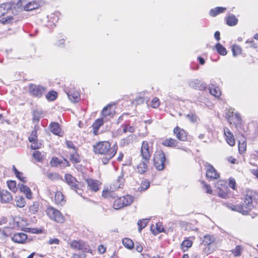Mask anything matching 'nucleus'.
I'll list each match as a JSON object with an SVG mask.
<instances>
[{
  "instance_id": "38",
  "label": "nucleus",
  "mask_w": 258,
  "mask_h": 258,
  "mask_svg": "<svg viewBox=\"0 0 258 258\" xmlns=\"http://www.w3.org/2000/svg\"><path fill=\"white\" fill-rule=\"evenodd\" d=\"M192 244L191 241L188 239L184 240L181 243V248L183 251H186L192 246Z\"/></svg>"
},
{
  "instance_id": "29",
  "label": "nucleus",
  "mask_w": 258,
  "mask_h": 258,
  "mask_svg": "<svg viewBox=\"0 0 258 258\" xmlns=\"http://www.w3.org/2000/svg\"><path fill=\"white\" fill-rule=\"evenodd\" d=\"M149 162H146V161L144 160V161L141 162L137 167V170L138 172L140 174H143L144 172H145L147 169V163H148Z\"/></svg>"
},
{
  "instance_id": "4",
  "label": "nucleus",
  "mask_w": 258,
  "mask_h": 258,
  "mask_svg": "<svg viewBox=\"0 0 258 258\" xmlns=\"http://www.w3.org/2000/svg\"><path fill=\"white\" fill-rule=\"evenodd\" d=\"M165 156L162 150L155 152L154 156V165L158 170H162L164 168Z\"/></svg>"
},
{
  "instance_id": "34",
  "label": "nucleus",
  "mask_w": 258,
  "mask_h": 258,
  "mask_svg": "<svg viewBox=\"0 0 258 258\" xmlns=\"http://www.w3.org/2000/svg\"><path fill=\"white\" fill-rule=\"evenodd\" d=\"M16 206L19 208H23L26 205L25 199L22 196H18L16 197Z\"/></svg>"
},
{
  "instance_id": "13",
  "label": "nucleus",
  "mask_w": 258,
  "mask_h": 258,
  "mask_svg": "<svg viewBox=\"0 0 258 258\" xmlns=\"http://www.w3.org/2000/svg\"><path fill=\"white\" fill-rule=\"evenodd\" d=\"M206 169V176L210 179H217L219 177V175L217 172L216 169L208 163L205 164Z\"/></svg>"
},
{
  "instance_id": "7",
  "label": "nucleus",
  "mask_w": 258,
  "mask_h": 258,
  "mask_svg": "<svg viewBox=\"0 0 258 258\" xmlns=\"http://www.w3.org/2000/svg\"><path fill=\"white\" fill-rule=\"evenodd\" d=\"M114 150L116 152L117 148L112 147L111 148V145L109 142L107 141H101L98 143V153L100 154H107L110 153L111 151Z\"/></svg>"
},
{
  "instance_id": "26",
  "label": "nucleus",
  "mask_w": 258,
  "mask_h": 258,
  "mask_svg": "<svg viewBox=\"0 0 258 258\" xmlns=\"http://www.w3.org/2000/svg\"><path fill=\"white\" fill-rule=\"evenodd\" d=\"M178 142L175 139L169 138L165 139L162 142V145L169 147H175L177 145Z\"/></svg>"
},
{
  "instance_id": "9",
  "label": "nucleus",
  "mask_w": 258,
  "mask_h": 258,
  "mask_svg": "<svg viewBox=\"0 0 258 258\" xmlns=\"http://www.w3.org/2000/svg\"><path fill=\"white\" fill-rule=\"evenodd\" d=\"M70 247L75 250H82L84 252L90 251L89 246L82 240H74L70 243Z\"/></svg>"
},
{
  "instance_id": "20",
  "label": "nucleus",
  "mask_w": 258,
  "mask_h": 258,
  "mask_svg": "<svg viewBox=\"0 0 258 258\" xmlns=\"http://www.w3.org/2000/svg\"><path fill=\"white\" fill-rule=\"evenodd\" d=\"M50 131L54 135L59 137L62 136L63 133L61 131L59 124L57 122H51L49 125Z\"/></svg>"
},
{
  "instance_id": "11",
  "label": "nucleus",
  "mask_w": 258,
  "mask_h": 258,
  "mask_svg": "<svg viewBox=\"0 0 258 258\" xmlns=\"http://www.w3.org/2000/svg\"><path fill=\"white\" fill-rule=\"evenodd\" d=\"M67 94L68 98L73 103L78 102L80 100V94L75 88H70Z\"/></svg>"
},
{
  "instance_id": "41",
  "label": "nucleus",
  "mask_w": 258,
  "mask_h": 258,
  "mask_svg": "<svg viewBox=\"0 0 258 258\" xmlns=\"http://www.w3.org/2000/svg\"><path fill=\"white\" fill-rule=\"evenodd\" d=\"M218 52L222 55H225L227 54L226 48L220 43H217L215 46Z\"/></svg>"
},
{
  "instance_id": "36",
  "label": "nucleus",
  "mask_w": 258,
  "mask_h": 258,
  "mask_svg": "<svg viewBox=\"0 0 258 258\" xmlns=\"http://www.w3.org/2000/svg\"><path fill=\"white\" fill-rule=\"evenodd\" d=\"M39 204L37 202H33L32 205H30L29 207V210L30 213L33 214H35L39 210Z\"/></svg>"
},
{
  "instance_id": "19",
  "label": "nucleus",
  "mask_w": 258,
  "mask_h": 258,
  "mask_svg": "<svg viewBox=\"0 0 258 258\" xmlns=\"http://www.w3.org/2000/svg\"><path fill=\"white\" fill-rule=\"evenodd\" d=\"M224 135L226 136L227 143L231 146H234L235 144V139L232 133L228 128H224Z\"/></svg>"
},
{
  "instance_id": "53",
  "label": "nucleus",
  "mask_w": 258,
  "mask_h": 258,
  "mask_svg": "<svg viewBox=\"0 0 258 258\" xmlns=\"http://www.w3.org/2000/svg\"><path fill=\"white\" fill-rule=\"evenodd\" d=\"M150 186V182L147 180H145L142 182L141 185L140 186L141 190H147L149 187Z\"/></svg>"
},
{
  "instance_id": "17",
  "label": "nucleus",
  "mask_w": 258,
  "mask_h": 258,
  "mask_svg": "<svg viewBox=\"0 0 258 258\" xmlns=\"http://www.w3.org/2000/svg\"><path fill=\"white\" fill-rule=\"evenodd\" d=\"M189 86L191 88L200 90H204L207 88L206 84L201 83V81L198 79L190 81L189 83Z\"/></svg>"
},
{
  "instance_id": "12",
  "label": "nucleus",
  "mask_w": 258,
  "mask_h": 258,
  "mask_svg": "<svg viewBox=\"0 0 258 258\" xmlns=\"http://www.w3.org/2000/svg\"><path fill=\"white\" fill-rule=\"evenodd\" d=\"M29 141L31 143V147L32 149H39L41 146V143L38 142L37 139V131L35 128L28 138Z\"/></svg>"
},
{
  "instance_id": "35",
  "label": "nucleus",
  "mask_w": 258,
  "mask_h": 258,
  "mask_svg": "<svg viewBox=\"0 0 258 258\" xmlns=\"http://www.w3.org/2000/svg\"><path fill=\"white\" fill-rule=\"evenodd\" d=\"M210 94L216 98H218L221 95V91L218 87H211L209 88Z\"/></svg>"
},
{
  "instance_id": "1",
  "label": "nucleus",
  "mask_w": 258,
  "mask_h": 258,
  "mask_svg": "<svg viewBox=\"0 0 258 258\" xmlns=\"http://www.w3.org/2000/svg\"><path fill=\"white\" fill-rule=\"evenodd\" d=\"M255 193L252 191H247L244 198L242 205H234L231 204H227V207L233 211H236L242 214H246L253 208L252 201L255 199Z\"/></svg>"
},
{
  "instance_id": "39",
  "label": "nucleus",
  "mask_w": 258,
  "mask_h": 258,
  "mask_svg": "<svg viewBox=\"0 0 258 258\" xmlns=\"http://www.w3.org/2000/svg\"><path fill=\"white\" fill-rule=\"evenodd\" d=\"M123 245L128 249H131L134 247L133 241L128 238H123L122 240Z\"/></svg>"
},
{
  "instance_id": "14",
  "label": "nucleus",
  "mask_w": 258,
  "mask_h": 258,
  "mask_svg": "<svg viewBox=\"0 0 258 258\" xmlns=\"http://www.w3.org/2000/svg\"><path fill=\"white\" fill-rule=\"evenodd\" d=\"M64 179L67 183L72 189H74L79 195L81 194V192H79L77 190V189L78 188V185L77 184L78 181L75 177L70 174H67L65 175Z\"/></svg>"
},
{
  "instance_id": "51",
  "label": "nucleus",
  "mask_w": 258,
  "mask_h": 258,
  "mask_svg": "<svg viewBox=\"0 0 258 258\" xmlns=\"http://www.w3.org/2000/svg\"><path fill=\"white\" fill-rule=\"evenodd\" d=\"M187 119H188L191 122L194 123L198 121V117L197 115L194 113H190L186 115Z\"/></svg>"
},
{
  "instance_id": "31",
  "label": "nucleus",
  "mask_w": 258,
  "mask_h": 258,
  "mask_svg": "<svg viewBox=\"0 0 258 258\" xmlns=\"http://www.w3.org/2000/svg\"><path fill=\"white\" fill-rule=\"evenodd\" d=\"M38 7H39V4L35 1H33V2H31L29 3H28L27 5H26L24 7V9L25 11H32L33 10L37 9V8H38Z\"/></svg>"
},
{
  "instance_id": "28",
  "label": "nucleus",
  "mask_w": 258,
  "mask_h": 258,
  "mask_svg": "<svg viewBox=\"0 0 258 258\" xmlns=\"http://www.w3.org/2000/svg\"><path fill=\"white\" fill-rule=\"evenodd\" d=\"M135 139L134 135H130L128 137L122 139L120 142V145L121 146H125L128 145L132 143L133 142L134 139Z\"/></svg>"
},
{
  "instance_id": "16",
  "label": "nucleus",
  "mask_w": 258,
  "mask_h": 258,
  "mask_svg": "<svg viewBox=\"0 0 258 258\" xmlns=\"http://www.w3.org/2000/svg\"><path fill=\"white\" fill-rule=\"evenodd\" d=\"M173 133L176 138L180 141H185L187 140V135L185 131L178 126L173 130Z\"/></svg>"
},
{
  "instance_id": "24",
  "label": "nucleus",
  "mask_w": 258,
  "mask_h": 258,
  "mask_svg": "<svg viewBox=\"0 0 258 258\" xmlns=\"http://www.w3.org/2000/svg\"><path fill=\"white\" fill-rule=\"evenodd\" d=\"M54 200L56 204L60 205L61 206L64 205L66 202L64 196L60 191L56 192L54 196Z\"/></svg>"
},
{
  "instance_id": "60",
  "label": "nucleus",
  "mask_w": 258,
  "mask_h": 258,
  "mask_svg": "<svg viewBox=\"0 0 258 258\" xmlns=\"http://www.w3.org/2000/svg\"><path fill=\"white\" fill-rule=\"evenodd\" d=\"M28 232L32 233H36L39 234L42 232V230L41 229H36V228H28Z\"/></svg>"
},
{
  "instance_id": "3",
  "label": "nucleus",
  "mask_w": 258,
  "mask_h": 258,
  "mask_svg": "<svg viewBox=\"0 0 258 258\" xmlns=\"http://www.w3.org/2000/svg\"><path fill=\"white\" fill-rule=\"evenodd\" d=\"M115 113V104H108L104 107L101 113L99 118H98V131L99 127L104 123L107 122L113 118Z\"/></svg>"
},
{
  "instance_id": "21",
  "label": "nucleus",
  "mask_w": 258,
  "mask_h": 258,
  "mask_svg": "<svg viewBox=\"0 0 258 258\" xmlns=\"http://www.w3.org/2000/svg\"><path fill=\"white\" fill-rule=\"evenodd\" d=\"M18 187L20 191L24 193L28 199L31 200L32 199V193L28 186L23 184H19Z\"/></svg>"
},
{
  "instance_id": "33",
  "label": "nucleus",
  "mask_w": 258,
  "mask_h": 258,
  "mask_svg": "<svg viewBox=\"0 0 258 258\" xmlns=\"http://www.w3.org/2000/svg\"><path fill=\"white\" fill-rule=\"evenodd\" d=\"M225 10V8L216 7L210 10V15L212 17H215L218 14L224 12Z\"/></svg>"
},
{
  "instance_id": "46",
  "label": "nucleus",
  "mask_w": 258,
  "mask_h": 258,
  "mask_svg": "<svg viewBox=\"0 0 258 258\" xmlns=\"http://www.w3.org/2000/svg\"><path fill=\"white\" fill-rule=\"evenodd\" d=\"M8 186L9 189L14 192H16L17 190L16 182L14 180H10L7 182Z\"/></svg>"
},
{
  "instance_id": "32",
  "label": "nucleus",
  "mask_w": 258,
  "mask_h": 258,
  "mask_svg": "<svg viewBox=\"0 0 258 258\" xmlns=\"http://www.w3.org/2000/svg\"><path fill=\"white\" fill-rule=\"evenodd\" d=\"M110 152H111L108 154H104L103 158H101L103 164H106L107 163L109 160L111 159L116 154L114 150L111 151Z\"/></svg>"
},
{
  "instance_id": "27",
  "label": "nucleus",
  "mask_w": 258,
  "mask_h": 258,
  "mask_svg": "<svg viewBox=\"0 0 258 258\" xmlns=\"http://www.w3.org/2000/svg\"><path fill=\"white\" fill-rule=\"evenodd\" d=\"M13 170L16 176L23 183H26L27 181V178L24 175L23 173L19 171L16 168L13 166Z\"/></svg>"
},
{
  "instance_id": "45",
  "label": "nucleus",
  "mask_w": 258,
  "mask_h": 258,
  "mask_svg": "<svg viewBox=\"0 0 258 258\" xmlns=\"http://www.w3.org/2000/svg\"><path fill=\"white\" fill-rule=\"evenodd\" d=\"M243 248L240 245H237L231 250V252L234 256H239L241 254Z\"/></svg>"
},
{
  "instance_id": "6",
  "label": "nucleus",
  "mask_w": 258,
  "mask_h": 258,
  "mask_svg": "<svg viewBox=\"0 0 258 258\" xmlns=\"http://www.w3.org/2000/svg\"><path fill=\"white\" fill-rule=\"evenodd\" d=\"M46 214L51 219L57 223H61L64 221V217L62 214L58 210L52 207L47 208Z\"/></svg>"
},
{
  "instance_id": "40",
  "label": "nucleus",
  "mask_w": 258,
  "mask_h": 258,
  "mask_svg": "<svg viewBox=\"0 0 258 258\" xmlns=\"http://www.w3.org/2000/svg\"><path fill=\"white\" fill-rule=\"evenodd\" d=\"M123 129V132L126 133L127 132L132 133L135 132V128L134 126H131L130 124H124L121 125Z\"/></svg>"
},
{
  "instance_id": "54",
  "label": "nucleus",
  "mask_w": 258,
  "mask_h": 258,
  "mask_svg": "<svg viewBox=\"0 0 258 258\" xmlns=\"http://www.w3.org/2000/svg\"><path fill=\"white\" fill-rule=\"evenodd\" d=\"M159 99L158 98L155 97L151 101V105L153 108H157L159 106Z\"/></svg>"
},
{
  "instance_id": "64",
  "label": "nucleus",
  "mask_w": 258,
  "mask_h": 258,
  "mask_svg": "<svg viewBox=\"0 0 258 258\" xmlns=\"http://www.w3.org/2000/svg\"><path fill=\"white\" fill-rule=\"evenodd\" d=\"M11 229L10 228H6L5 230H3V234L5 236H8L11 233Z\"/></svg>"
},
{
  "instance_id": "47",
  "label": "nucleus",
  "mask_w": 258,
  "mask_h": 258,
  "mask_svg": "<svg viewBox=\"0 0 258 258\" xmlns=\"http://www.w3.org/2000/svg\"><path fill=\"white\" fill-rule=\"evenodd\" d=\"M57 93L54 91H49L46 95L47 100L53 101L56 98Z\"/></svg>"
},
{
  "instance_id": "15",
  "label": "nucleus",
  "mask_w": 258,
  "mask_h": 258,
  "mask_svg": "<svg viewBox=\"0 0 258 258\" xmlns=\"http://www.w3.org/2000/svg\"><path fill=\"white\" fill-rule=\"evenodd\" d=\"M50 165L53 167H60V168L69 166V162L67 160L65 159L61 160L57 157H53L51 159Z\"/></svg>"
},
{
  "instance_id": "5",
  "label": "nucleus",
  "mask_w": 258,
  "mask_h": 258,
  "mask_svg": "<svg viewBox=\"0 0 258 258\" xmlns=\"http://www.w3.org/2000/svg\"><path fill=\"white\" fill-rule=\"evenodd\" d=\"M133 197L129 195L119 198L114 202L113 207L115 209H119L124 206L130 205L133 203Z\"/></svg>"
},
{
  "instance_id": "61",
  "label": "nucleus",
  "mask_w": 258,
  "mask_h": 258,
  "mask_svg": "<svg viewBox=\"0 0 258 258\" xmlns=\"http://www.w3.org/2000/svg\"><path fill=\"white\" fill-rule=\"evenodd\" d=\"M72 258H86V255L84 253H73Z\"/></svg>"
},
{
  "instance_id": "44",
  "label": "nucleus",
  "mask_w": 258,
  "mask_h": 258,
  "mask_svg": "<svg viewBox=\"0 0 258 258\" xmlns=\"http://www.w3.org/2000/svg\"><path fill=\"white\" fill-rule=\"evenodd\" d=\"M148 222L147 219L140 220L138 222V225L139 226V231L141 232L142 230L147 225Z\"/></svg>"
},
{
  "instance_id": "50",
  "label": "nucleus",
  "mask_w": 258,
  "mask_h": 258,
  "mask_svg": "<svg viewBox=\"0 0 258 258\" xmlns=\"http://www.w3.org/2000/svg\"><path fill=\"white\" fill-rule=\"evenodd\" d=\"M33 121L38 122L40 117H41V113L39 111H34L33 113Z\"/></svg>"
},
{
  "instance_id": "42",
  "label": "nucleus",
  "mask_w": 258,
  "mask_h": 258,
  "mask_svg": "<svg viewBox=\"0 0 258 258\" xmlns=\"http://www.w3.org/2000/svg\"><path fill=\"white\" fill-rule=\"evenodd\" d=\"M237 19L233 15L229 16L227 18V24L229 26H234L237 23Z\"/></svg>"
},
{
  "instance_id": "48",
  "label": "nucleus",
  "mask_w": 258,
  "mask_h": 258,
  "mask_svg": "<svg viewBox=\"0 0 258 258\" xmlns=\"http://www.w3.org/2000/svg\"><path fill=\"white\" fill-rule=\"evenodd\" d=\"M232 51L233 56H236L241 53V49L239 46L234 45L232 46Z\"/></svg>"
},
{
  "instance_id": "56",
  "label": "nucleus",
  "mask_w": 258,
  "mask_h": 258,
  "mask_svg": "<svg viewBox=\"0 0 258 258\" xmlns=\"http://www.w3.org/2000/svg\"><path fill=\"white\" fill-rule=\"evenodd\" d=\"M202 183L206 192L211 194L212 193V190L211 189L210 186L209 184H207L205 181H202Z\"/></svg>"
},
{
  "instance_id": "25",
  "label": "nucleus",
  "mask_w": 258,
  "mask_h": 258,
  "mask_svg": "<svg viewBox=\"0 0 258 258\" xmlns=\"http://www.w3.org/2000/svg\"><path fill=\"white\" fill-rule=\"evenodd\" d=\"M151 230L154 235H156L159 233L163 232L164 228L161 223H157L155 226L154 225H151Z\"/></svg>"
},
{
  "instance_id": "62",
  "label": "nucleus",
  "mask_w": 258,
  "mask_h": 258,
  "mask_svg": "<svg viewBox=\"0 0 258 258\" xmlns=\"http://www.w3.org/2000/svg\"><path fill=\"white\" fill-rule=\"evenodd\" d=\"M106 248L103 245H100L98 247V251L101 253H104L106 251Z\"/></svg>"
},
{
  "instance_id": "2",
  "label": "nucleus",
  "mask_w": 258,
  "mask_h": 258,
  "mask_svg": "<svg viewBox=\"0 0 258 258\" xmlns=\"http://www.w3.org/2000/svg\"><path fill=\"white\" fill-rule=\"evenodd\" d=\"M124 172L122 169L120 173L111 183L109 189H104L102 191V196L104 198H109L113 196V192L117 190L119 188H122L124 186L125 179L124 178Z\"/></svg>"
},
{
  "instance_id": "18",
  "label": "nucleus",
  "mask_w": 258,
  "mask_h": 258,
  "mask_svg": "<svg viewBox=\"0 0 258 258\" xmlns=\"http://www.w3.org/2000/svg\"><path fill=\"white\" fill-rule=\"evenodd\" d=\"M12 239L16 243H24L27 239V235L24 233H17L13 235Z\"/></svg>"
},
{
  "instance_id": "30",
  "label": "nucleus",
  "mask_w": 258,
  "mask_h": 258,
  "mask_svg": "<svg viewBox=\"0 0 258 258\" xmlns=\"http://www.w3.org/2000/svg\"><path fill=\"white\" fill-rule=\"evenodd\" d=\"M215 238L212 235H206L204 236L203 240V243L205 245H209L212 243L214 242Z\"/></svg>"
},
{
  "instance_id": "10",
  "label": "nucleus",
  "mask_w": 258,
  "mask_h": 258,
  "mask_svg": "<svg viewBox=\"0 0 258 258\" xmlns=\"http://www.w3.org/2000/svg\"><path fill=\"white\" fill-rule=\"evenodd\" d=\"M29 92L31 95L39 98L45 93L46 89L42 86L31 84L29 86Z\"/></svg>"
},
{
  "instance_id": "8",
  "label": "nucleus",
  "mask_w": 258,
  "mask_h": 258,
  "mask_svg": "<svg viewBox=\"0 0 258 258\" xmlns=\"http://www.w3.org/2000/svg\"><path fill=\"white\" fill-rule=\"evenodd\" d=\"M152 152V149L150 147L149 143L147 141H143L141 149L142 159L146 162H149Z\"/></svg>"
},
{
  "instance_id": "37",
  "label": "nucleus",
  "mask_w": 258,
  "mask_h": 258,
  "mask_svg": "<svg viewBox=\"0 0 258 258\" xmlns=\"http://www.w3.org/2000/svg\"><path fill=\"white\" fill-rule=\"evenodd\" d=\"M88 186L90 190L94 191H97V183L95 180L92 179H88L86 180Z\"/></svg>"
},
{
  "instance_id": "57",
  "label": "nucleus",
  "mask_w": 258,
  "mask_h": 258,
  "mask_svg": "<svg viewBox=\"0 0 258 258\" xmlns=\"http://www.w3.org/2000/svg\"><path fill=\"white\" fill-rule=\"evenodd\" d=\"M245 43L249 44V47L256 48L257 47V44L253 40H247Z\"/></svg>"
},
{
  "instance_id": "58",
  "label": "nucleus",
  "mask_w": 258,
  "mask_h": 258,
  "mask_svg": "<svg viewBox=\"0 0 258 258\" xmlns=\"http://www.w3.org/2000/svg\"><path fill=\"white\" fill-rule=\"evenodd\" d=\"M13 19V17L8 16L6 18H3L1 21L3 24H7L11 23Z\"/></svg>"
},
{
  "instance_id": "23",
  "label": "nucleus",
  "mask_w": 258,
  "mask_h": 258,
  "mask_svg": "<svg viewBox=\"0 0 258 258\" xmlns=\"http://www.w3.org/2000/svg\"><path fill=\"white\" fill-rule=\"evenodd\" d=\"M13 7L11 3H4L0 5V17L7 13Z\"/></svg>"
},
{
  "instance_id": "63",
  "label": "nucleus",
  "mask_w": 258,
  "mask_h": 258,
  "mask_svg": "<svg viewBox=\"0 0 258 258\" xmlns=\"http://www.w3.org/2000/svg\"><path fill=\"white\" fill-rule=\"evenodd\" d=\"M134 101L136 102L137 104H141L144 103V99L142 97H139L138 98H136L134 100Z\"/></svg>"
},
{
  "instance_id": "52",
  "label": "nucleus",
  "mask_w": 258,
  "mask_h": 258,
  "mask_svg": "<svg viewBox=\"0 0 258 258\" xmlns=\"http://www.w3.org/2000/svg\"><path fill=\"white\" fill-rule=\"evenodd\" d=\"M71 161L74 163H77L80 162V158L79 156L77 153H74L71 154V157L70 158Z\"/></svg>"
},
{
  "instance_id": "59",
  "label": "nucleus",
  "mask_w": 258,
  "mask_h": 258,
  "mask_svg": "<svg viewBox=\"0 0 258 258\" xmlns=\"http://www.w3.org/2000/svg\"><path fill=\"white\" fill-rule=\"evenodd\" d=\"M229 185L232 189H235L236 186L235 180L234 178H230L229 181Z\"/></svg>"
},
{
  "instance_id": "22",
  "label": "nucleus",
  "mask_w": 258,
  "mask_h": 258,
  "mask_svg": "<svg viewBox=\"0 0 258 258\" xmlns=\"http://www.w3.org/2000/svg\"><path fill=\"white\" fill-rule=\"evenodd\" d=\"M12 200L11 194L7 190H2L0 201L3 203H8Z\"/></svg>"
},
{
  "instance_id": "43",
  "label": "nucleus",
  "mask_w": 258,
  "mask_h": 258,
  "mask_svg": "<svg viewBox=\"0 0 258 258\" xmlns=\"http://www.w3.org/2000/svg\"><path fill=\"white\" fill-rule=\"evenodd\" d=\"M246 149V143L245 140L243 141H239L238 144V151L240 154H242L245 152Z\"/></svg>"
},
{
  "instance_id": "55",
  "label": "nucleus",
  "mask_w": 258,
  "mask_h": 258,
  "mask_svg": "<svg viewBox=\"0 0 258 258\" xmlns=\"http://www.w3.org/2000/svg\"><path fill=\"white\" fill-rule=\"evenodd\" d=\"M33 157L38 161H41L42 158L41 153L38 151H35L33 154Z\"/></svg>"
},
{
  "instance_id": "49",
  "label": "nucleus",
  "mask_w": 258,
  "mask_h": 258,
  "mask_svg": "<svg viewBox=\"0 0 258 258\" xmlns=\"http://www.w3.org/2000/svg\"><path fill=\"white\" fill-rule=\"evenodd\" d=\"M47 177L51 180H55L59 179V175L56 173L47 172Z\"/></svg>"
}]
</instances>
